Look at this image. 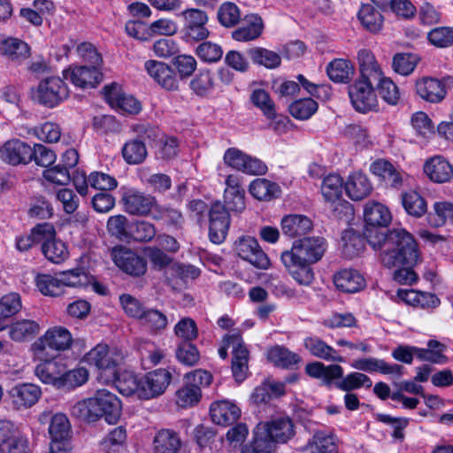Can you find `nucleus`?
I'll use <instances>...</instances> for the list:
<instances>
[{
	"instance_id": "obj_1",
	"label": "nucleus",
	"mask_w": 453,
	"mask_h": 453,
	"mask_svg": "<svg viewBox=\"0 0 453 453\" xmlns=\"http://www.w3.org/2000/svg\"><path fill=\"white\" fill-rule=\"evenodd\" d=\"M326 249L322 237H304L293 242L290 250L281 254V261L292 278L300 285L309 286L314 280L311 264L319 261Z\"/></svg>"
},
{
	"instance_id": "obj_2",
	"label": "nucleus",
	"mask_w": 453,
	"mask_h": 453,
	"mask_svg": "<svg viewBox=\"0 0 453 453\" xmlns=\"http://www.w3.org/2000/svg\"><path fill=\"white\" fill-rule=\"evenodd\" d=\"M373 250H381L380 261L385 267L416 265L419 259V250L414 237L403 228L389 231L380 236L378 245H371Z\"/></svg>"
},
{
	"instance_id": "obj_3",
	"label": "nucleus",
	"mask_w": 453,
	"mask_h": 453,
	"mask_svg": "<svg viewBox=\"0 0 453 453\" xmlns=\"http://www.w3.org/2000/svg\"><path fill=\"white\" fill-rule=\"evenodd\" d=\"M122 406L118 396L107 389L96 391L92 397L78 402L72 407V415L87 422L104 418L109 424L116 423L121 415Z\"/></svg>"
},
{
	"instance_id": "obj_4",
	"label": "nucleus",
	"mask_w": 453,
	"mask_h": 453,
	"mask_svg": "<svg viewBox=\"0 0 453 453\" xmlns=\"http://www.w3.org/2000/svg\"><path fill=\"white\" fill-rule=\"evenodd\" d=\"M364 234L369 245H378L380 236L389 231L386 227L392 220L389 209L378 202H368L364 208Z\"/></svg>"
},
{
	"instance_id": "obj_5",
	"label": "nucleus",
	"mask_w": 453,
	"mask_h": 453,
	"mask_svg": "<svg viewBox=\"0 0 453 453\" xmlns=\"http://www.w3.org/2000/svg\"><path fill=\"white\" fill-rule=\"evenodd\" d=\"M124 359L120 352L110 350L105 344H97L84 357V360L95 366L98 371L97 379L105 384L113 380L115 372L122 364Z\"/></svg>"
},
{
	"instance_id": "obj_6",
	"label": "nucleus",
	"mask_w": 453,
	"mask_h": 453,
	"mask_svg": "<svg viewBox=\"0 0 453 453\" xmlns=\"http://www.w3.org/2000/svg\"><path fill=\"white\" fill-rule=\"evenodd\" d=\"M223 341L224 345L219 349V355L225 359L227 357V349L232 348V372L235 381L240 383L247 377L249 350L238 333L226 335Z\"/></svg>"
},
{
	"instance_id": "obj_7",
	"label": "nucleus",
	"mask_w": 453,
	"mask_h": 453,
	"mask_svg": "<svg viewBox=\"0 0 453 453\" xmlns=\"http://www.w3.org/2000/svg\"><path fill=\"white\" fill-rule=\"evenodd\" d=\"M69 96V89L65 81L57 76L42 80L33 93V97L40 104L53 108Z\"/></svg>"
},
{
	"instance_id": "obj_8",
	"label": "nucleus",
	"mask_w": 453,
	"mask_h": 453,
	"mask_svg": "<svg viewBox=\"0 0 453 453\" xmlns=\"http://www.w3.org/2000/svg\"><path fill=\"white\" fill-rule=\"evenodd\" d=\"M375 82L370 79L359 78L349 88V96L353 107L360 112H367L377 106L374 92Z\"/></svg>"
},
{
	"instance_id": "obj_9",
	"label": "nucleus",
	"mask_w": 453,
	"mask_h": 453,
	"mask_svg": "<svg viewBox=\"0 0 453 453\" xmlns=\"http://www.w3.org/2000/svg\"><path fill=\"white\" fill-rule=\"evenodd\" d=\"M71 433V425L67 417L62 413L55 414L49 426L51 453H67L72 449Z\"/></svg>"
},
{
	"instance_id": "obj_10",
	"label": "nucleus",
	"mask_w": 453,
	"mask_h": 453,
	"mask_svg": "<svg viewBox=\"0 0 453 453\" xmlns=\"http://www.w3.org/2000/svg\"><path fill=\"white\" fill-rule=\"evenodd\" d=\"M184 25L181 29L186 42H198L206 39L210 32L206 27L207 14L198 9H188L181 12Z\"/></svg>"
},
{
	"instance_id": "obj_11",
	"label": "nucleus",
	"mask_w": 453,
	"mask_h": 453,
	"mask_svg": "<svg viewBox=\"0 0 453 453\" xmlns=\"http://www.w3.org/2000/svg\"><path fill=\"white\" fill-rule=\"evenodd\" d=\"M111 255L115 265L127 274L139 277L147 271L145 258L128 248L116 246L112 249Z\"/></svg>"
},
{
	"instance_id": "obj_12",
	"label": "nucleus",
	"mask_w": 453,
	"mask_h": 453,
	"mask_svg": "<svg viewBox=\"0 0 453 453\" xmlns=\"http://www.w3.org/2000/svg\"><path fill=\"white\" fill-rule=\"evenodd\" d=\"M259 429L265 434L273 442L286 443L295 436L293 420L287 415H276L268 421L258 424Z\"/></svg>"
},
{
	"instance_id": "obj_13",
	"label": "nucleus",
	"mask_w": 453,
	"mask_h": 453,
	"mask_svg": "<svg viewBox=\"0 0 453 453\" xmlns=\"http://www.w3.org/2000/svg\"><path fill=\"white\" fill-rule=\"evenodd\" d=\"M230 226V215L220 202L211 204L209 211V238L216 244L223 242Z\"/></svg>"
},
{
	"instance_id": "obj_14",
	"label": "nucleus",
	"mask_w": 453,
	"mask_h": 453,
	"mask_svg": "<svg viewBox=\"0 0 453 453\" xmlns=\"http://www.w3.org/2000/svg\"><path fill=\"white\" fill-rule=\"evenodd\" d=\"M172 374L165 369H157L148 372L142 379L140 399H150L162 395L169 386Z\"/></svg>"
},
{
	"instance_id": "obj_15",
	"label": "nucleus",
	"mask_w": 453,
	"mask_h": 453,
	"mask_svg": "<svg viewBox=\"0 0 453 453\" xmlns=\"http://www.w3.org/2000/svg\"><path fill=\"white\" fill-rule=\"evenodd\" d=\"M235 250L238 256L260 269H266L270 260L260 248L257 241L250 236L240 238L235 242Z\"/></svg>"
},
{
	"instance_id": "obj_16",
	"label": "nucleus",
	"mask_w": 453,
	"mask_h": 453,
	"mask_svg": "<svg viewBox=\"0 0 453 453\" xmlns=\"http://www.w3.org/2000/svg\"><path fill=\"white\" fill-rule=\"evenodd\" d=\"M71 333L65 327L54 326L46 331L35 343L37 351H44L47 349L63 351L72 345Z\"/></svg>"
},
{
	"instance_id": "obj_17",
	"label": "nucleus",
	"mask_w": 453,
	"mask_h": 453,
	"mask_svg": "<svg viewBox=\"0 0 453 453\" xmlns=\"http://www.w3.org/2000/svg\"><path fill=\"white\" fill-rule=\"evenodd\" d=\"M31 155L32 147L19 139L7 141L0 148V158L12 165L29 163Z\"/></svg>"
},
{
	"instance_id": "obj_18",
	"label": "nucleus",
	"mask_w": 453,
	"mask_h": 453,
	"mask_svg": "<svg viewBox=\"0 0 453 453\" xmlns=\"http://www.w3.org/2000/svg\"><path fill=\"white\" fill-rule=\"evenodd\" d=\"M99 65L74 66L70 71H65V79H70L73 85L81 88H95L103 79V74L98 69Z\"/></svg>"
},
{
	"instance_id": "obj_19",
	"label": "nucleus",
	"mask_w": 453,
	"mask_h": 453,
	"mask_svg": "<svg viewBox=\"0 0 453 453\" xmlns=\"http://www.w3.org/2000/svg\"><path fill=\"white\" fill-rule=\"evenodd\" d=\"M122 201L126 211L132 215H148L151 209L157 205L154 196L135 189L127 191L123 195Z\"/></svg>"
},
{
	"instance_id": "obj_20",
	"label": "nucleus",
	"mask_w": 453,
	"mask_h": 453,
	"mask_svg": "<svg viewBox=\"0 0 453 453\" xmlns=\"http://www.w3.org/2000/svg\"><path fill=\"white\" fill-rule=\"evenodd\" d=\"M145 69L150 76L166 90H176L178 88L179 83L175 73L165 63L149 60L145 63Z\"/></svg>"
},
{
	"instance_id": "obj_21",
	"label": "nucleus",
	"mask_w": 453,
	"mask_h": 453,
	"mask_svg": "<svg viewBox=\"0 0 453 453\" xmlns=\"http://www.w3.org/2000/svg\"><path fill=\"white\" fill-rule=\"evenodd\" d=\"M65 364L58 359H49L38 364L35 374L44 384H50L60 389Z\"/></svg>"
},
{
	"instance_id": "obj_22",
	"label": "nucleus",
	"mask_w": 453,
	"mask_h": 453,
	"mask_svg": "<svg viewBox=\"0 0 453 453\" xmlns=\"http://www.w3.org/2000/svg\"><path fill=\"white\" fill-rule=\"evenodd\" d=\"M12 404L16 409L33 406L42 395L41 388L32 383H22L14 386L9 391Z\"/></svg>"
},
{
	"instance_id": "obj_23",
	"label": "nucleus",
	"mask_w": 453,
	"mask_h": 453,
	"mask_svg": "<svg viewBox=\"0 0 453 453\" xmlns=\"http://www.w3.org/2000/svg\"><path fill=\"white\" fill-rule=\"evenodd\" d=\"M416 93L423 100L437 104L441 102L446 96L444 84L438 79L425 77L416 81Z\"/></svg>"
},
{
	"instance_id": "obj_24",
	"label": "nucleus",
	"mask_w": 453,
	"mask_h": 453,
	"mask_svg": "<svg viewBox=\"0 0 453 453\" xmlns=\"http://www.w3.org/2000/svg\"><path fill=\"white\" fill-rule=\"evenodd\" d=\"M210 413L215 424L228 426L240 418L241 410L236 404L227 400H222L211 405Z\"/></svg>"
},
{
	"instance_id": "obj_25",
	"label": "nucleus",
	"mask_w": 453,
	"mask_h": 453,
	"mask_svg": "<svg viewBox=\"0 0 453 453\" xmlns=\"http://www.w3.org/2000/svg\"><path fill=\"white\" fill-rule=\"evenodd\" d=\"M303 344L309 353L317 358L329 362L342 363L345 361L336 349L318 336L306 337Z\"/></svg>"
},
{
	"instance_id": "obj_26",
	"label": "nucleus",
	"mask_w": 453,
	"mask_h": 453,
	"mask_svg": "<svg viewBox=\"0 0 453 453\" xmlns=\"http://www.w3.org/2000/svg\"><path fill=\"white\" fill-rule=\"evenodd\" d=\"M264 23L257 14H248L242 19V26L233 31L232 37L238 42L257 39L263 32Z\"/></svg>"
},
{
	"instance_id": "obj_27",
	"label": "nucleus",
	"mask_w": 453,
	"mask_h": 453,
	"mask_svg": "<svg viewBox=\"0 0 453 453\" xmlns=\"http://www.w3.org/2000/svg\"><path fill=\"white\" fill-rule=\"evenodd\" d=\"M280 226L282 234L290 238L304 235L313 226L311 220L301 214H289L283 217Z\"/></svg>"
},
{
	"instance_id": "obj_28",
	"label": "nucleus",
	"mask_w": 453,
	"mask_h": 453,
	"mask_svg": "<svg viewBox=\"0 0 453 453\" xmlns=\"http://www.w3.org/2000/svg\"><path fill=\"white\" fill-rule=\"evenodd\" d=\"M424 172L431 180L437 183L447 182L453 177V166L441 156L426 161Z\"/></svg>"
},
{
	"instance_id": "obj_29",
	"label": "nucleus",
	"mask_w": 453,
	"mask_h": 453,
	"mask_svg": "<svg viewBox=\"0 0 453 453\" xmlns=\"http://www.w3.org/2000/svg\"><path fill=\"white\" fill-rule=\"evenodd\" d=\"M351 366L355 369L367 372H378L382 374H396L398 376L402 375L403 370V366L400 365H389L383 359H377L374 357L354 360Z\"/></svg>"
},
{
	"instance_id": "obj_30",
	"label": "nucleus",
	"mask_w": 453,
	"mask_h": 453,
	"mask_svg": "<svg viewBox=\"0 0 453 453\" xmlns=\"http://www.w3.org/2000/svg\"><path fill=\"white\" fill-rule=\"evenodd\" d=\"M335 287L346 293H356L365 286L364 277L356 270L343 269L334 277Z\"/></svg>"
},
{
	"instance_id": "obj_31",
	"label": "nucleus",
	"mask_w": 453,
	"mask_h": 453,
	"mask_svg": "<svg viewBox=\"0 0 453 453\" xmlns=\"http://www.w3.org/2000/svg\"><path fill=\"white\" fill-rule=\"evenodd\" d=\"M181 441L179 434L172 429H161L154 436L153 449L155 453H179Z\"/></svg>"
},
{
	"instance_id": "obj_32",
	"label": "nucleus",
	"mask_w": 453,
	"mask_h": 453,
	"mask_svg": "<svg viewBox=\"0 0 453 453\" xmlns=\"http://www.w3.org/2000/svg\"><path fill=\"white\" fill-rule=\"evenodd\" d=\"M372 189V184L366 175L359 172L349 175L345 183L346 193L354 201H359L367 197Z\"/></svg>"
},
{
	"instance_id": "obj_33",
	"label": "nucleus",
	"mask_w": 453,
	"mask_h": 453,
	"mask_svg": "<svg viewBox=\"0 0 453 453\" xmlns=\"http://www.w3.org/2000/svg\"><path fill=\"white\" fill-rule=\"evenodd\" d=\"M0 52L12 62L20 63L30 55V47L24 41L9 37L0 42Z\"/></svg>"
},
{
	"instance_id": "obj_34",
	"label": "nucleus",
	"mask_w": 453,
	"mask_h": 453,
	"mask_svg": "<svg viewBox=\"0 0 453 453\" xmlns=\"http://www.w3.org/2000/svg\"><path fill=\"white\" fill-rule=\"evenodd\" d=\"M110 383H113L116 388L123 395H137L139 397V391L142 388V379L139 380L137 376L130 371L115 372L113 380Z\"/></svg>"
},
{
	"instance_id": "obj_35",
	"label": "nucleus",
	"mask_w": 453,
	"mask_h": 453,
	"mask_svg": "<svg viewBox=\"0 0 453 453\" xmlns=\"http://www.w3.org/2000/svg\"><path fill=\"white\" fill-rule=\"evenodd\" d=\"M371 172L385 180L393 188H399L402 185L403 178L401 173L388 161L378 159L370 166Z\"/></svg>"
},
{
	"instance_id": "obj_36",
	"label": "nucleus",
	"mask_w": 453,
	"mask_h": 453,
	"mask_svg": "<svg viewBox=\"0 0 453 453\" xmlns=\"http://www.w3.org/2000/svg\"><path fill=\"white\" fill-rule=\"evenodd\" d=\"M310 453H338L337 440L332 434L316 431L308 441Z\"/></svg>"
},
{
	"instance_id": "obj_37",
	"label": "nucleus",
	"mask_w": 453,
	"mask_h": 453,
	"mask_svg": "<svg viewBox=\"0 0 453 453\" xmlns=\"http://www.w3.org/2000/svg\"><path fill=\"white\" fill-rule=\"evenodd\" d=\"M127 434L126 427L119 426L111 429L100 441V449L104 453H120L126 445Z\"/></svg>"
},
{
	"instance_id": "obj_38",
	"label": "nucleus",
	"mask_w": 453,
	"mask_h": 453,
	"mask_svg": "<svg viewBox=\"0 0 453 453\" xmlns=\"http://www.w3.org/2000/svg\"><path fill=\"white\" fill-rule=\"evenodd\" d=\"M342 253L348 258L358 256L365 249L366 238L354 229H347L342 233Z\"/></svg>"
},
{
	"instance_id": "obj_39",
	"label": "nucleus",
	"mask_w": 453,
	"mask_h": 453,
	"mask_svg": "<svg viewBox=\"0 0 453 453\" xmlns=\"http://www.w3.org/2000/svg\"><path fill=\"white\" fill-rule=\"evenodd\" d=\"M357 59L360 70V78L370 79L372 81L380 79L381 70L375 60L373 54L368 50L358 51Z\"/></svg>"
},
{
	"instance_id": "obj_40",
	"label": "nucleus",
	"mask_w": 453,
	"mask_h": 453,
	"mask_svg": "<svg viewBox=\"0 0 453 453\" xmlns=\"http://www.w3.org/2000/svg\"><path fill=\"white\" fill-rule=\"evenodd\" d=\"M21 307V299L18 293H9L0 299V331L8 326L9 319L17 314Z\"/></svg>"
},
{
	"instance_id": "obj_41",
	"label": "nucleus",
	"mask_w": 453,
	"mask_h": 453,
	"mask_svg": "<svg viewBox=\"0 0 453 453\" xmlns=\"http://www.w3.org/2000/svg\"><path fill=\"white\" fill-rule=\"evenodd\" d=\"M250 193L257 200L269 201L280 196L279 185L266 179H256L250 184Z\"/></svg>"
},
{
	"instance_id": "obj_42",
	"label": "nucleus",
	"mask_w": 453,
	"mask_h": 453,
	"mask_svg": "<svg viewBox=\"0 0 453 453\" xmlns=\"http://www.w3.org/2000/svg\"><path fill=\"white\" fill-rule=\"evenodd\" d=\"M329 79L334 82L347 83L354 74L353 65L345 59H334L326 67Z\"/></svg>"
},
{
	"instance_id": "obj_43",
	"label": "nucleus",
	"mask_w": 453,
	"mask_h": 453,
	"mask_svg": "<svg viewBox=\"0 0 453 453\" xmlns=\"http://www.w3.org/2000/svg\"><path fill=\"white\" fill-rule=\"evenodd\" d=\"M141 325L146 327L150 333H160L165 330L168 324L166 315L157 309L148 308L139 319Z\"/></svg>"
},
{
	"instance_id": "obj_44",
	"label": "nucleus",
	"mask_w": 453,
	"mask_h": 453,
	"mask_svg": "<svg viewBox=\"0 0 453 453\" xmlns=\"http://www.w3.org/2000/svg\"><path fill=\"white\" fill-rule=\"evenodd\" d=\"M401 202L405 211L412 217L420 218L426 212V203L416 191L411 190L403 193Z\"/></svg>"
},
{
	"instance_id": "obj_45",
	"label": "nucleus",
	"mask_w": 453,
	"mask_h": 453,
	"mask_svg": "<svg viewBox=\"0 0 453 453\" xmlns=\"http://www.w3.org/2000/svg\"><path fill=\"white\" fill-rule=\"evenodd\" d=\"M40 332L39 324L31 319H23L12 324L9 334L16 342H23L35 337Z\"/></svg>"
},
{
	"instance_id": "obj_46",
	"label": "nucleus",
	"mask_w": 453,
	"mask_h": 453,
	"mask_svg": "<svg viewBox=\"0 0 453 453\" xmlns=\"http://www.w3.org/2000/svg\"><path fill=\"white\" fill-rule=\"evenodd\" d=\"M148 152L144 142L139 139L127 142L122 148L124 160L129 165L142 163L147 157Z\"/></svg>"
},
{
	"instance_id": "obj_47",
	"label": "nucleus",
	"mask_w": 453,
	"mask_h": 453,
	"mask_svg": "<svg viewBox=\"0 0 453 453\" xmlns=\"http://www.w3.org/2000/svg\"><path fill=\"white\" fill-rule=\"evenodd\" d=\"M42 251L49 261L55 264L62 263L68 257L65 243L56 238L45 241L42 245Z\"/></svg>"
},
{
	"instance_id": "obj_48",
	"label": "nucleus",
	"mask_w": 453,
	"mask_h": 453,
	"mask_svg": "<svg viewBox=\"0 0 453 453\" xmlns=\"http://www.w3.org/2000/svg\"><path fill=\"white\" fill-rule=\"evenodd\" d=\"M267 358L275 365L282 368H288L300 361L298 355L280 346L272 348L267 353Z\"/></svg>"
},
{
	"instance_id": "obj_49",
	"label": "nucleus",
	"mask_w": 453,
	"mask_h": 453,
	"mask_svg": "<svg viewBox=\"0 0 453 453\" xmlns=\"http://www.w3.org/2000/svg\"><path fill=\"white\" fill-rule=\"evenodd\" d=\"M132 222L126 216L119 214L111 216L107 220V230L111 236L120 241H129Z\"/></svg>"
},
{
	"instance_id": "obj_50",
	"label": "nucleus",
	"mask_w": 453,
	"mask_h": 453,
	"mask_svg": "<svg viewBox=\"0 0 453 453\" xmlns=\"http://www.w3.org/2000/svg\"><path fill=\"white\" fill-rule=\"evenodd\" d=\"M321 192L326 202L334 203L342 193V180L338 174L326 176L321 185Z\"/></svg>"
},
{
	"instance_id": "obj_51",
	"label": "nucleus",
	"mask_w": 453,
	"mask_h": 453,
	"mask_svg": "<svg viewBox=\"0 0 453 453\" xmlns=\"http://www.w3.org/2000/svg\"><path fill=\"white\" fill-rule=\"evenodd\" d=\"M358 19L362 25L371 32H378L382 27V15L371 4H364L361 7Z\"/></svg>"
},
{
	"instance_id": "obj_52",
	"label": "nucleus",
	"mask_w": 453,
	"mask_h": 453,
	"mask_svg": "<svg viewBox=\"0 0 453 453\" xmlns=\"http://www.w3.org/2000/svg\"><path fill=\"white\" fill-rule=\"evenodd\" d=\"M372 385V382L367 375L357 372H350L335 382L336 388L346 392H350L362 387L369 388Z\"/></svg>"
},
{
	"instance_id": "obj_53",
	"label": "nucleus",
	"mask_w": 453,
	"mask_h": 453,
	"mask_svg": "<svg viewBox=\"0 0 453 453\" xmlns=\"http://www.w3.org/2000/svg\"><path fill=\"white\" fill-rule=\"evenodd\" d=\"M273 441L263 434L257 425L252 441L242 448V453H272L273 449Z\"/></svg>"
},
{
	"instance_id": "obj_54",
	"label": "nucleus",
	"mask_w": 453,
	"mask_h": 453,
	"mask_svg": "<svg viewBox=\"0 0 453 453\" xmlns=\"http://www.w3.org/2000/svg\"><path fill=\"white\" fill-rule=\"evenodd\" d=\"M155 226L145 220H134L129 233V240L140 242H148L156 236Z\"/></svg>"
},
{
	"instance_id": "obj_55",
	"label": "nucleus",
	"mask_w": 453,
	"mask_h": 453,
	"mask_svg": "<svg viewBox=\"0 0 453 453\" xmlns=\"http://www.w3.org/2000/svg\"><path fill=\"white\" fill-rule=\"evenodd\" d=\"M418 61L416 54L397 53L393 58L392 67L395 73L407 76L414 71Z\"/></svg>"
},
{
	"instance_id": "obj_56",
	"label": "nucleus",
	"mask_w": 453,
	"mask_h": 453,
	"mask_svg": "<svg viewBox=\"0 0 453 453\" xmlns=\"http://www.w3.org/2000/svg\"><path fill=\"white\" fill-rule=\"evenodd\" d=\"M35 285L44 296H58L63 294L59 277L50 274H38L35 277Z\"/></svg>"
},
{
	"instance_id": "obj_57",
	"label": "nucleus",
	"mask_w": 453,
	"mask_h": 453,
	"mask_svg": "<svg viewBox=\"0 0 453 453\" xmlns=\"http://www.w3.org/2000/svg\"><path fill=\"white\" fill-rule=\"evenodd\" d=\"M318 110V104L311 98H303L293 102L289 105L290 114L297 119L306 120Z\"/></svg>"
},
{
	"instance_id": "obj_58",
	"label": "nucleus",
	"mask_w": 453,
	"mask_h": 453,
	"mask_svg": "<svg viewBox=\"0 0 453 453\" xmlns=\"http://www.w3.org/2000/svg\"><path fill=\"white\" fill-rule=\"evenodd\" d=\"M218 19L226 27L235 26L241 19L239 7L232 2L222 4L218 10Z\"/></svg>"
},
{
	"instance_id": "obj_59",
	"label": "nucleus",
	"mask_w": 453,
	"mask_h": 453,
	"mask_svg": "<svg viewBox=\"0 0 453 453\" xmlns=\"http://www.w3.org/2000/svg\"><path fill=\"white\" fill-rule=\"evenodd\" d=\"M376 88L380 97L389 104H397L400 95L397 86L388 78L380 74V79L375 82Z\"/></svg>"
},
{
	"instance_id": "obj_60",
	"label": "nucleus",
	"mask_w": 453,
	"mask_h": 453,
	"mask_svg": "<svg viewBox=\"0 0 453 453\" xmlns=\"http://www.w3.org/2000/svg\"><path fill=\"white\" fill-rule=\"evenodd\" d=\"M63 374L61 388H74L80 387L84 384L88 378V372L84 367L67 370L65 365Z\"/></svg>"
},
{
	"instance_id": "obj_61",
	"label": "nucleus",
	"mask_w": 453,
	"mask_h": 453,
	"mask_svg": "<svg viewBox=\"0 0 453 453\" xmlns=\"http://www.w3.org/2000/svg\"><path fill=\"white\" fill-rule=\"evenodd\" d=\"M250 100L254 105L259 108L268 119L276 116L274 103L271 100L268 93L261 88L253 90Z\"/></svg>"
},
{
	"instance_id": "obj_62",
	"label": "nucleus",
	"mask_w": 453,
	"mask_h": 453,
	"mask_svg": "<svg viewBox=\"0 0 453 453\" xmlns=\"http://www.w3.org/2000/svg\"><path fill=\"white\" fill-rule=\"evenodd\" d=\"M249 54L254 63L263 65L267 68H275L280 65V57L266 49H251Z\"/></svg>"
},
{
	"instance_id": "obj_63",
	"label": "nucleus",
	"mask_w": 453,
	"mask_h": 453,
	"mask_svg": "<svg viewBox=\"0 0 453 453\" xmlns=\"http://www.w3.org/2000/svg\"><path fill=\"white\" fill-rule=\"evenodd\" d=\"M196 53L203 62L216 63L221 59L223 50L221 46L217 43L203 42L197 46Z\"/></svg>"
},
{
	"instance_id": "obj_64",
	"label": "nucleus",
	"mask_w": 453,
	"mask_h": 453,
	"mask_svg": "<svg viewBox=\"0 0 453 453\" xmlns=\"http://www.w3.org/2000/svg\"><path fill=\"white\" fill-rule=\"evenodd\" d=\"M427 38L429 42L439 48H446L453 44V28L449 27H440L432 29Z\"/></svg>"
}]
</instances>
